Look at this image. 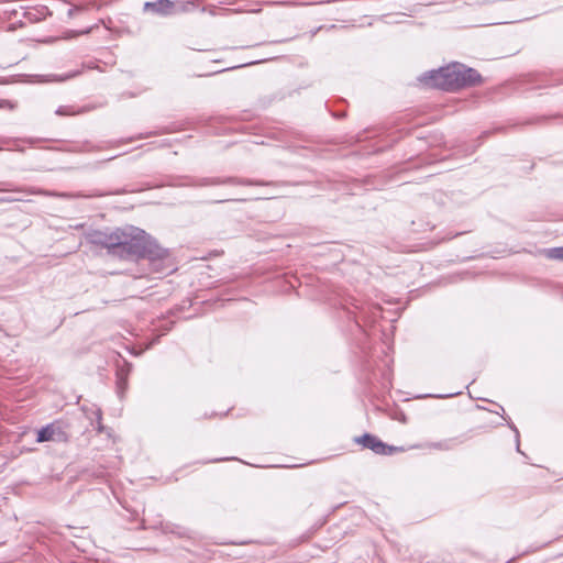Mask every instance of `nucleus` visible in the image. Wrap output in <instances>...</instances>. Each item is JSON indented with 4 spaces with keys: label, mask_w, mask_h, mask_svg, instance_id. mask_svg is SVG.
Returning <instances> with one entry per match:
<instances>
[{
    "label": "nucleus",
    "mask_w": 563,
    "mask_h": 563,
    "mask_svg": "<svg viewBox=\"0 0 563 563\" xmlns=\"http://www.w3.org/2000/svg\"><path fill=\"white\" fill-rule=\"evenodd\" d=\"M432 84L439 88L452 90L466 85L479 82V74L462 64H453L435 70L430 76Z\"/></svg>",
    "instance_id": "f257e3e1"
},
{
    "label": "nucleus",
    "mask_w": 563,
    "mask_h": 563,
    "mask_svg": "<svg viewBox=\"0 0 563 563\" xmlns=\"http://www.w3.org/2000/svg\"><path fill=\"white\" fill-rule=\"evenodd\" d=\"M358 442L362 443L365 448L373 450L375 453L390 454L394 451L393 448H387L383 442L369 434H365L360 438Z\"/></svg>",
    "instance_id": "f03ea898"
},
{
    "label": "nucleus",
    "mask_w": 563,
    "mask_h": 563,
    "mask_svg": "<svg viewBox=\"0 0 563 563\" xmlns=\"http://www.w3.org/2000/svg\"><path fill=\"white\" fill-rule=\"evenodd\" d=\"M96 241L104 244L108 249H113L125 245L128 243V235L123 231L117 230L109 236H99Z\"/></svg>",
    "instance_id": "7ed1b4c3"
},
{
    "label": "nucleus",
    "mask_w": 563,
    "mask_h": 563,
    "mask_svg": "<svg viewBox=\"0 0 563 563\" xmlns=\"http://www.w3.org/2000/svg\"><path fill=\"white\" fill-rule=\"evenodd\" d=\"M55 429L53 426H47L37 432V442H45L54 440Z\"/></svg>",
    "instance_id": "20e7f679"
},
{
    "label": "nucleus",
    "mask_w": 563,
    "mask_h": 563,
    "mask_svg": "<svg viewBox=\"0 0 563 563\" xmlns=\"http://www.w3.org/2000/svg\"><path fill=\"white\" fill-rule=\"evenodd\" d=\"M545 256L552 260L563 261V247H554L545 251Z\"/></svg>",
    "instance_id": "39448f33"
},
{
    "label": "nucleus",
    "mask_w": 563,
    "mask_h": 563,
    "mask_svg": "<svg viewBox=\"0 0 563 563\" xmlns=\"http://www.w3.org/2000/svg\"><path fill=\"white\" fill-rule=\"evenodd\" d=\"M162 2H164L168 8L172 7V3L168 0H162Z\"/></svg>",
    "instance_id": "423d86ee"
}]
</instances>
